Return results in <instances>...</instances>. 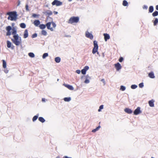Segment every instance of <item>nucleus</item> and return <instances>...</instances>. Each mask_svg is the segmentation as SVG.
Here are the masks:
<instances>
[{"instance_id":"nucleus-1","label":"nucleus","mask_w":158,"mask_h":158,"mask_svg":"<svg viewBox=\"0 0 158 158\" xmlns=\"http://www.w3.org/2000/svg\"><path fill=\"white\" fill-rule=\"evenodd\" d=\"M13 38L11 39L13 43L16 46H19L22 45V40L19 35H13Z\"/></svg>"},{"instance_id":"nucleus-2","label":"nucleus","mask_w":158,"mask_h":158,"mask_svg":"<svg viewBox=\"0 0 158 158\" xmlns=\"http://www.w3.org/2000/svg\"><path fill=\"white\" fill-rule=\"evenodd\" d=\"M7 15H9L8 17V20L11 21H16L17 19V15L16 11L10 12L7 13Z\"/></svg>"},{"instance_id":"nucleus-3","label":"nucleus","mask_w":158,"mask_h":158,"mask_svg":"<svg viewBox=\"0 0 158 158\" xmlns=\"http://www.w3.org/2000/svg\"><path fill=\"white\" fill-rule=\"evenodd\" d=\"M79 21V18L78 17H71L69 21V23L72 24L73 23H77Z\"/></svg>"},{"instance_id":"nucleus-4","label":"nucleus","mask_w":158,"mask_h":158,"mask_svg":"<svg viewBox=\"0 0 158 158\" xmlns=\"http://www.w3.org/2000/svg\"><path fill=\"white\" fill-rule=\"evenodd\" d=\"M52 4L53 6L56 5V6H59L61 5L62 4V3L58 0H54Z\"/></svg>"},{"instance_id":"nucleus-5","label":"nucleus","mask_w":158,"mask_h":158,"mask_svg":"<svg viewBox=\"0 0 158 158\" xmlns=\"http://www.w3.org/2000/svg\"><path fill=\"white\" fill-rule=\"evenodd\" d=\"M85 36L88 38H89L90 39L92 40L93 38V36L92 33L89 32L88 31H86L85 32Z\"/></svg>"},{"instance_id":"nucleus-6","label":"nucleus","mask_w":158,"mask_h":158,"mask_svg":"<svg viewBox=\"0 0 158 158\" xmlns=\"http://www.w3.org/2000/svg\"><path fill=\"white\" fill-rule=\"evenodd\" d=\"M141 112L140 110V108L138 107L134 111V114L135 115H138Z\"/></svg>"},{"instance_id":"nucleus-7","label":"nucleus","mask_w":158,"mask_h":158,"mask_svg":"<svg viewBox=\"0 0 158 158\" xmlns=\"http://www.w3.org/2000/svg\"><path fill=\"white\" fill-rule=\"evenodd\" d=\"M89 69V67L88 66H85L83 69L81 70V73L83 74H85L86 73V71L88 70Z\"/></svg>"},{"instance_id":"nucleus-8","label":"nucleus","mask_w":158,"mask_h":158,"mask_svg":"<svg viewBox=\"0 0 158 158\" xmlns=\"http://www.w3.org/2000/svg\"><path fill=\"white\" fill-rule=\"evenodd\" d=\"M114 65L117 71H119L122 68L121 64L119 63H117L115 64Z\"/></svg>"},{"instance_id":"nucleus-9","label":"nucleus","mask_w":158,"mask_h":158,"mask_svg":"<svg viewBox=\"0 0 158 158\" xmlns=\"http://www.w3.org/2000/svg\"><path fill=\"white\" fill-rule=\"evenodd\" d=\"M51 24V22H48L46 24V27H47V28L48 29H49L51 31H53L54 30L53 29L52 27H50Z\"/></svg>"},{"instance_id":"nucleus-10","label":"nucleus","mask_w":158,"mask_h":158,"mask_svg":"<svg viewBox=\"0 0 158 158\" xmlns=\"http://www.w3.org/2000/svg\"><path fill=\"white\" fill-rule=\"evenodd\" d=\"M63 85L65 87L68 88L69 90H72L74 89V88L72 85H70L68 84H64Z\"/></svg>"},{"instance_id":"nucleus-11","label":"nucleus","mask_w":158,"mask_h":158,"mask_svg":"<svg viewBox=\"0 0 158 158\" xmlns=\"http://www.w3.org/2000/svg\"><path fill=\"white\" fill-rule=\"evenodd\" d=\"M103 35L104 36V39L105 41H106L110 39V36L109 34L107 33H104Z\"/></svg>"},{"instance_id":"nucleus-12","label":"nucleus","mask_w":158,"mask_h":158,"mask_svg":"<svg viewBox=\"0 0 158 158\" xmlns=\"http://www.w3.org/2000/svg\"><path fill=\"white\" fill-rule=\"evenodd\" d=\"M7 47L8 48H11V49H13V48L14 46H11L12 44H11V42L10 41H7Z\"/></svg>"},{"instance_id":"nucleus-13","label":"nucleus","mask_w":158,"mask_h":158,"mask_svg":"<svg viewBox=\"0 0 158 158\" xmlns=\"http://www.w3.org/2000/svg\"><path fill=\"white\" fill-rule=\"evenodd\" d=\"M43 13L46 15H52V12L50 10H48L46 12H44Z\"/></svg>"},{"instance_id":"nucleus-14","label":"nucleus","mask_w":158,"mask_h":158,"mask_svg":"<svg viewBox=\"0 0 158 158\" xmlns=\"http://www.w3.org/2000/svg\"><path fill=\"white\" fill-rule=\"evenodd\" d=\"M40 22L38 20H36L34 21L33 24L36 27H38L40 24Z\"/></svg>"},{"instance_id":"nucleus-15","label":"nucleus","mask_w":158,"mask_h":158,"mask_svg":"<svg viewBox=\"0 0 158 158\" xmlns=\"http://www.w3.org/2000/svg\"><path fill=\"white\" fill-rule=\"evenodd\" d=\"M12 34L13 35H18L17 34V29L15 28H13L12 29Z\"/></svg>"},{"instance_id":"nucleus-16","label":"nucleus","mask_w":158,"mask_h":158,"mask_svg":"<svg viewBox=\"0 0 158 158\" xmlns=\"http://www.w3.org/2000/svg\"><path fill=\"white\" fill-rule=\"evenodd\" d=\"M28 30L27 29H26L24 31V33L23 34V38H26L28 37Z\"/></svg>"},{"instance_id":"nucleus-17","label":"nucleus","mask_w":158,"mask_h":158,"mask_svg":"<svg viewBox=\"0 0 158 158\" xmlns=\"http://www.w3.org/2000/svg\"><path fill=\"white\" fill-rule=\"evenodd\" d=\"M124 111L129 114H131L132 112V111L131 109L127 108L125 109H124Z\"/></svg>"},{"instance_id":"nucleus-18","label":"nucleus","mask_w":158,"mask_h":158,"mask_svg":"<svg viewBox=\"0 0 158 158\" xmlns=\"http://www.w3.org/2000/svg\"><path fill=\"white\" fill-rule=\"evenodd\" d=\"M154 101L153 100H151L149 101V104L150 107H152L154 106Z\"/></svg>"},{"instance_id":"nucleus-19","label":"nucleus","mask_w":158,"mask_h":158,"mask_svg":"<svg viewBox=\"0 0 158 158\" xmlns=\"http://www.w3.org/2000/svg\"><path fill=\"white\" fill-rule=\"evenodd\" d=\"M61 59L59 57H57L55 58V60L57 63H59L60 62Z\"/></svg>"},{"instance_id":"nucleus-20","label":"nucleus","mask_w":158,"mask_h":158,"mask_svg":"<svg viewBox=\"0 0 158 158\" xmlns=\"http://www.w3.org/2000/svg\"><path fill=\"white\" fill-rule=\"evenodd\" d=\"M148 76L150 78H155V76L153 72H151L149 73L148 74Z\"/></svg>"},{"instance_id":"nucleus-21","label":"nucleus","mask_w":158,"mask_h":158,"mask_svg":"<svg viewBox=\"0 0 158 158\" xmlns=\"http://www.w3.org/2000/svg\"><path fill=\"white\" fill-rule=\"evenodd\" d=\"M94 48L98 49V46L97 43V42L96 41H94Z\"/></svg>"},{"instance_id":"nucleus-22","label":"nucleus","mask_w":158,"mask_h":158,"mask_svg":"<svg viewBox=\"0 0 158 158\" xmlns=\"http://www.w3.org/2000/svg\"><path fill=\"white\" fill-rule=\"evenodd\" d=\"M71 98L70 97H66L64 98V101L69 102L71 100Z\"/></svg>"},{"instance_id":"nucleus-23","label":"nucleus","mask_w":158,"mask_h":158,"mask_svg":"<svg viewBox=\"0 0 158 158\" xmlns=\"http://www.w3.org/2000/svg\"><path fill=\"white\" fill-rule=\"evenodd\" d=\"M39 115V114H37L36 115L34 116L32 118V121L33 122H35L36 121L37 118H38V116Z\"/></svg>"},{"instance_id":"nucleus-24","label":"nucleus","mask_w":158,"mask_h":158,"mask_svg":"<svg viewBox=\"0 0 158 158\" xmlns=\"http://www.w3.org/2000/svg\"><path fill=\"white\" fill-rule=\"evenodd\" d=\"M39 120L40 122L43 123L45 122V120L42 117H40L39 118Z\"/></svg>"},{"instance_id":"nucleus-25","label":"nucleus","mask_w":158,"mask_h":158,"mask_svg":"<svg viewBox=\"0 0 158 158\" xmlns=\"http://www.w3.org/2000/svg\"><path fill=\"white\" fill-rule=\"evenodd\" d=\"M154 10L153 7L152 6H150L149 8V11L150 13L152 12Z\"/></svg>"},{"instance_id":"nucleus-26","label":"nucleus","mask_w":158,"mask_h":158,"mask_svg":"<svg viewBox=\"0 0 158 158\" xmlns=\"http://www.w3.org/2000/svg\"><path fill=\"white\" fill-rule=\"evenodd\" d=\"M40 28L41 29H44L46 28V25L44 24H41L39 26Z\"/></svg>"},{"instance_id":"nucleus-27","label":"nucleus","mask_w":158,"mask_h":158,"mask_svg":"<svg viewBox=\"0 0 158 158\" xmlns=\"http://www.w3.org/2000/svg\"><path fill=\"white\" fill-rule=\"evenodd\" d=\"M3 63V67L4 68H6V62L4 60H2Z\"/></svg>"},{"instance_id":"nucleus-28","label":"nucleus","mask_w":158,"mask_h":158,"mask_svg":"<svg viewBox=\"0 0 158 158\" xmlns=\"http://www.w3.org/2000/svg\"><path fill=\"white\" fill-rule=\"evenodd\" d=\"M20 27L23 28H25L26 27V24L24 23H22L20 24Z\"/></svg>"},{"instance_id":"nucleus-29","label":"nucleus","mask_w":158,"mask_h":158,"mask_svg":"<svg viewBox=\"0 0 158 158\" xmlns=\"http://www.w3.org/2000/svg\"><path fill=\"white\" fill-rule=\"evenodd\" d=\"M98 49L94 48L92 50V53L94 54L98 52Z\"/></svg>"},{"instance_id":"nucleus-30","label":"nucleus","mask_w":158,"mask_h":158,"mask_svg":"<svg viewBox=\"0 0 158 158\" xmlns=\"http://www.w3.org/2000/svg\"><path fill=\"white\" fill-rule=\"evenodd\" d=\"M42 35L44 36H46L47 35V32L44 30H42L41 31Z\"/></svg>"},{"instance_id":"nucleus-31","label":"nucleus","mask_w":158,"mask_h":158,"mask_svg":"<svg viewBox=\"0 0 158 158\" xmlns=\"http://www.w3.org/2000/svg\"><path fill=\"white\" fill-rule=\"evenodd\" d=\"M152 15L153 17L157 16L158 15V11H155L152 13Z\"/></svg>"},{"instance_id":"nucleus-32","label":"nucleus","mask_w":158,"mask_h":158,"mask_svg":"<svg viewBox=\"0 0 158 158\" xmlns=\"http://www.w3.org/2000/svg\"><path fill=\"white\" fill-rule=\"evenodd\" d=\"M29 56L31 58H33L35 57L34 54L32 52H30L28 53Z\"/></svg>"},{"instance_id":"nucleus-33","label":"nucleus","mask_w":158,"mask_h":158,"mask_svg":"<svg viewBox=\"0 0 158 158\" xmlns=\"http://www.w3.org/2000/svg\"><path fill=\"white\" fill-rule=\"evenodd\" d=\"M123 4L124 6H126L128 5V3L126 1L124 0L123 2Z\"/></svg>"},{"instance_id":"nucleus-34","label":"nucleus","mask_w":158,"mask_h":158,"mask_svg":"<svg viewBox=\"0 0 158 158\" xmlns=\"http://www.w3.org/2000/svg\"><path fill=\"white\" fill-rule=\"evenodd\" d=\"M48 56V54L47 53H44L43 54L42 57L43 59H45L46 57Z\"/></svg>"},{"instance_id":"nucleus-35","label":"nucleus","mask_w":158,"mask_h":158,"mask_svg":"<svg viewBox=\"0 0 158 158\" xmlns=\"http://www.w3.org/2000/svg\"><path fill=\"white\" fill-rule=\"evenodd\" d=\"M131 87L132 89H134L137 88V86L135 85H132L131 86Z\"/></svg>"},{"instance_id":"nucleus-36","label":"nucleus","mask_w":158,"mask_h":158,"mask_svg":"<svg viewBox=\"0 0 158 158\" xmlns=\"http://www.w3.org/2000/svg\"><path fill=\"white\" fill-rule=\"evenodd\" d=\"M6 29L7 31H9L12 30V29L10 26H8L6 27Z\"/></svg>"},{"instance_id":"nucleus-37","label":"nucleus","mask_w":158,"mask_h":158,"mask_svg":"<svg viewBox=\"0 0 158 158\" xmlns=\"http://www.w3.org/2000/svg\"><path fill=\"white\" fill-rule=\"evenodd\" d=\"M158 23V19L156 18L155 20L154 21V25L155 26L156 25L157 23Z\"/></svg>"},{"instance_id":"nucleus-38","label":"nucleus","mask_w":158,"mask_h":158,"mask_svg":"<svg viewBox=\"0 0 158 158\" xmlns=\"http://www.w3.org/2000/svg\"><path fill=\"white\" fill-rule=\"evenodd\" d=\"M125 89H126V87L125 86H123V85L121 86L120 88V90H121L122 91H124L125 90Z\"/></svg>"},{"instance_id":"nucleus-39","label":"nucleus","mask_w":158,"mask_h":158,"mask_svg":"<svg viewBox=\"0 0 158 158\" xmlns=\"http://www.w3.org/2000/svg\"><path fill=\"white\" fill-rule=\"evenodd\" d=\"M139 87L140 88L143 87L144 86L143 83H140L139 85Z\"/></svg>"},{"instance_id":"nucleus-40","label":"nucleus","mask_w":158,"mask_h":158,"mask_svg":"<svg viewBox=\"0 0 158 158\" xmlns=\"http://www.w3.org/2000/svg\"><path fill=\"white\" fill-rule=\"evenodd\" d=\"M84 82L86 84L89 83V79H86V80H85Z\"/></svg>"},{"instance_id":"nucleus-41","label":"nucleus","mask_w":158,"mask_h":158,"mask_svg":"<svg viewBox=\"0 0 158 158\" xmlns=\"http://www.w3.org/2000/svg\"><path fill=\"white\" fill-rule=\"evenodd\" d=\"M37 36V33H34L32 35V38H34L36 37Z\"/></svg>"},{"instance_id":"nucleus-42","label":"nucleus","mask_w":158,"mask_h":158,"mask_svg":"<svg viewBox=\"0 0 158 158\" xmlns=\"http://www.w3.org/2000/svg\"><path fill=\"white\" fill-rule=\"evenodd\" d=\"M51 23H52L53 27L55 28L56 26V25L55 23L53 22H52Z\"/></svg>"},{"instance_id":"nucleus-43","label":"nucleus","mask_w":158,"mask_h":158,"mask_svg":"<svg viewBox=\"0 0 158 158\" xmlns=\"http://www.w3.org/2000/svg\"><path fill=\"white\" fill-rule=\"evenodd\" d=\"M11 34V32L10 31H7V33H6V35L7 36H9Z\"/></svg>"},{"instance_id":"nucleus-44","label":"nucleus","mask_w":158,"mask_h":158,"mask_svg":"<svg viewBox=\"0 0 158 158\" xmlns=\"http://www.w3.org/2000/svg\"><path fill=\"white\" fill-rule=\"evenodd\" d=\"M123 60V58L122 57H120L119 59V61L120 62H122Z\"/></svg>"},{"instance_id":"nucleus-45","label":"nucleus","mask_w":158,"mask_h":158,"mask_svg":"<svg viewBox=\"0 0 158 158\" xmlns=\"http://www.w3.org/2000/svg\"><path fill=\"white\" fill-rule=\"evenodd\" d=\"M101 81L103 82L104 85H105L106 84V82H105L104 79H102Z\"/></svg>"},{"instance_id":"nucleus-46","label":"nucleus","mask_w":158,"mask_h":158,"mask_svg":"<svg viewBox=\"0 0 158 158\" xmlns=\"http://www.w3.org/2000/svg\"><path fill=\"white\" fill-rule=\"evenodd\" d=\"M39 15L36 14H33L32 16L34 18H36L37 16H38Z\"/></svg>"},{"instance_id":"nucleus-47","label":"nucleus","mask_w":158,"mask_h":158,"mask_svg":"<svg viewBox=\"0 0 158 158\" xmlns=\"http://www.w3.org/2000/svg\"><path fill=\"white\" fill-rule=\"evenodd\" d=\"M148 8V6H146V5H144L143 6V9H147Z\"/></svg>"},{"instance_id":"nucleus-48","label":"nucleus","mask_w":158,"mask_h":158,"mask_svg":"<svg viewBox=\"0 0 158 158\" xmlns=\"http://www.w3.org/2000/svg\"><path fill=\"white\" fill-rule=\"evenodd\" d=\"M76 72L78 74H79L81 73V71L79 70H76Z\"/></svg>"},{"instance_id":"nucleus-49","label":"nucleus","mask_w":158,"mask_h":158,"mask_svg":"<svg viewBox=\"0 0 158 158\" xmlns=\"http://www.w3.org/2000/svg\"><path fill=\"white\" fill-rule=\"evenodd\" d=\"M85 77L86 79H90V77H89L88 75H87L85 76Z\"/></svg>"},{"instance_id":"nucleus-50","label":"nucleus","mask_w":158,"mask_h":158,"mask_svg":"<svg viewBox=\"0 0 158 158\" xmlns=\"http://www.w3.org/2000/svg\"><path fill=\"white\" fill-rule=\"evenodd\" d=\"M98 131V130L97 129V128H96L95 129H93L92 131V132H96V131Z\"/></svg>"},{"instance_id":"nucleus-51","label":"nucleus","mask_w":158,"mask_h":158,"mask_svg":"<svg viewBox=\"0 0 158 158\" xmlns=\"http://www.w3.org/2000/svg\"><path fill=\"white\" fill-rule=\"evenodd\" d=\"M26 10L27 11H29V9H28V6L27 5L26 6Z\"/></svg>"},{"instance_id":"nucleus-52","label":"nucleus","mask_w":158,"mask_h":158,"mask_svg":"<svg viewBox=\"0 0 158 158\" xmlns=\"http://www.w3.org/2000/svg\"><path fill=\"white\" fill-rule=\"evenodd\" d=\"M104 106L103 105H101L99 106L100 109H102L103 108Z\"/></svg>"},{"instance_id":"nucleus-53","label":"nucleus","mask_w":158,"mask_h":158,"mask_svg":"<svg viewBox=\"0 0 158 158\" xmlns=\"http://www.w3.org/2000/svg\"><path fill=\"white\" fill-rule=\"evenodd\" d=\"M4 72H5V73H8V70H7L6 69V70H5V71H4Z\"/></svg>"},{"instance_id":"nucleus-54","label":"nucleus","mask_w":158,"mask_h":158,"mask_svg":"<svg viewBox=\"0 0 158 158\" xmlns=\"http://www.w3.org/2000/svg\"><path fill=\"white\" fill-rule=\"evenodd\" d=\"M42 101L43 102H45V98H42Z\"/></svg>"},{"instance_id":"nucleus-55","label":"nucleus","mask_w":158,"mask_h":158,"mask_svg":"<svg viewBox=\"0 0 158 158\" xmlns=\"http://www.w3.org/2000/svg\"><path fill=\"white\" fill-rule=\"evenodd\" d=\"M63 158H72V157H69L67 156H64L63 157Z\"/></svg>"},{"instance_id":"nucleus-56","label":"nucleus","mask_w":158,"mask_h":158,"mask_svg":"<svg viewBox=\"0 0 158 158\" xmlns=\"http://www.w3.org/2000/svg\"><path fill=\"white\" fill-rule=\"evenodd\" d=\"M54 13L55 14H58V12L57 11H54Z\"/></svg>"},{"instance_id":"nucleus-57","label":"nucleus","mask_w":158,"mask_h":158,"mask_svg":"<svg viewBox=\"0 0 158 158\" xmlns=\"http://www.w3.org/2000/svg\"><path fill=\"white\" fill-rule=\"evenodd\" d=\"M156 9L157 10H158V5H157L156 6Z\"/></svg>"},{"instance_id":"nucleus-58","label":"nucleus","mask_w":158,"mask_h":158,"mask_svg":"<svg viewBox=\"0 0 158 158\" xmlns=\"http://www.w3.org/2000/svg\"><path fill=\"white\" fill-rule=\"evenodd\" d=\"M100 128V126H99L98 127H97L96 128H97V129L98 130Z\"/></svg>"},{"instance_id":"nucleus-59","label":"nucleus","mask_w":158,"mask_h":158,"mask_svg":"<svg viewBox=\"0 0 158 158\" xmlns=\"http://www.w3.org/2000/svg\"><path fill=\"white\" fill-rule=\"evenodd\" d=\"M101 109H100V108H99V109L98 110V112H100L101 111Z\"/></svg>"},{"instance_id":"nucleus-60","label":"nucleus","mask_w":158,"mask_h":158,"mask_svg":"<svg viewBox=\"0 0 158 158\" xmlns=\"http://www.w3.org/2000/svg\"><path fill=\"white\" fill-rule=\"evenodd\" d=\"M72 0H68V1L69 2H71V1H72Z\"/></svg>"},{"instance_id":"nucleus-61","label":"nucleus","mask_w":158,"mask_h":158,"mask_svg":"<svg viewBox=\"0 0 158 158\" xmlns=\"http://www.w3.org/2000/svg\"><path fill=\"white\" fill-rule=\"evenodd\" d=\"M56 158H60L59 157L57 156Z\"/></svg>"},{"instance_id":"nucleus-62","label":"nucleus","mask_w":158,"mask_h":158,"mask_svg":"<svg viewBox=\"0 0 158 158\" xmlns=\"http://www.w3.org/2000/svg\"><path fill=\"white\" fill-rule=\"evenodd\" d=\"M97 52V54H98H98H99V53H98V52Z\"/></svg>"},{"instance_id":"nucleus-63","label":"nucleus","mask_w":158,"mask_h":158,"mask_svg":"<svg viewBox=\"0 0 158 158\" xmlns=\"http://www.w3.org/2000/svg\"><path fill=\"white\" fill-rule=\"evenodd\" d=\"M59 79H58L57 80V81H59Z\"/></svg>"},{"instance_id":"nucleus-64","label":"nucleus","mask_w":158,"mask_h":158,"mask_svg":"<svg viewBox=\"0 0 158 158\" xmlns=\"http://www.w3.org/2000/svg\"><path fill=\"white\" fill-rule=\"evenodd\" d=\"M151 158H154V157H152Z\"/></svg>"}]
</instances>
